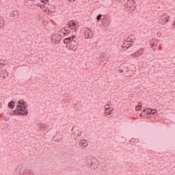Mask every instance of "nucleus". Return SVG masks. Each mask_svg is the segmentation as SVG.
I'll return each mask as SVG.
<instances>
[{
  "instance_id": "obj_1",
  "label": "nucleus",
  "mask_w": 175,
  "mask_h": 175,
  "mask_svg": "<svg viewBox=\"0 0 175 175\" xmlns=\"http://www.w3.org/2000/svg\"><path fill=\"white\" fill-rule=\"evenodd\" d=\"M28 105L24 100H19L16 103V109L11 112L12 116H28L27 107Z\"/></svg>"
},
{
  "instance_id": "obj_2",
  "label": "nucleus",
  "mask_w": 175,
  "mask_h": 175,
  "mask_svg": "<svg viewBox=\"0 0 175 175\" xmlns=\"http://www.w3.org/2000/svg\"><path fill=\"white\" fill-rule=\"evenodd\" d=\"M146 113H147L146 118H151V115L158 116V111H157V109H154L148 108L147 109Z\"/></svg>"
},
{
  "instance_id": "obj_3",
  "label": "nucleus",
  "mask_w": 175,
  "mask_h": 175,
  "mask_svg": "<svg viewBox=\"0 0 175 175\" xmlns=\"http://www.w3.org/2000/svg\"><path fill=\"white\" fill-rule=\"evenodd\" d=\"M70 49L72 51L77 50V45L79 42H76L75 40L70 41Z\"/></svg>"
},
{
  "instance_id": "obj_4",
  "label": "nucleus",
  "mask_w": 175,
  "mask_h": 175,
  "mask_svg": "<svg viewBox=\"0 0 175 175\" xmlns=\"http://www.w3.org/2000/svg\"><path fill=\"white\" fill-rule=\"evenodd\" d=\"M9 17H10V18H12V20L17 18L18 17V12L12 11V12H10Z\"/></svg>"
},
{
  "instance_id": "obj_5",
  "label": "nucleus",
  "mask_w": 175,
  "mask_h": 175,
  "mask_svg": "<svg viewBox=\"0 0 175 175\" xmlns=\"http://www.w3.org/2000/svg\"><path fill=\"white\" fill-rule=\"evenodd\" d=\"M169 15L167 14H163L161 16L162 21L164 23H169Z\"/></svg>"
},
{
  "instance_id": "obj_6",
  "label": "nucleus",
  "mask_w": 175,
  "mask_h": 175,
  "mask_svg": "<svg viewBox=\"0 0 175 175\" xmlns=\"http://www.w3.org/2000/svg\"><path fill=\"white\" fill-rule=\"evenodd\" d=\"M111 111H113V107L106 108L104 111V114L106 116H110L111 114Z\"/></svg>"
},
{
  "instance_id": "obj_7",
  "label": "nucleus",
  "mask_w": 175,
  "mask_h": 175,
  "mask_svg": "<svg viewBox=\"0 0 175 175\" xmlns=\"http://www.w3.org/2000/svg\"><path fill=\"white\" fill-rule=\"evenodd\" d=\"M15 106H16V102H14V100H11L10 102L8 103L9 109H11L12 110H13Z\"/></svg>"
},
{
  "instance_id": "obj_8",
  "label": "nucleus",
  "mask_w": 175,
  "mask_h": 175,
  "mask_svg": "<svg viewBox=\"0 0 175 175\" xmlns=\"http://www.w3.org/2000/svg\"><path fill=\"white\" fill-rule=\"evenodd\" d=\"M79 146L80 147H84L85 148V147L88 146V144H87V141H85V139H82L79 142Z\"/></svg>"
},
{
  "instance_id": "obj_9",
  "label": "nucleus",
  "mask_w": 175,
  "mask_h": 175,
  "mask_svg": "<svg viewBox=\"0 0 175 175\" xmlns=\"http://www.w3.org/2000/svg\"><path fill=\"white\" fill-rule=\"evenodd\" d=\"M142 107H143V105L142 104V102H139L135 107L136 111H140V110H142Z\"/></svg>"
},
{
  "instance_id": "obj_10",
  "label": "nucleus",
  "mask_w": 175,
  "mask_h": 175,
  "mask_svg": "<svg viewBox=\"0 0 175 175\" xmlns=\"http://www.w3.org/2000/svg\"><path fill=\"white\" fill-rule=\"evenodd\" d=\"M73 40H72V38H70V36H69L68 38H66L64 40V43H65V44H68V43L70 44V42H72Z\"/></svg>"
},
{
  "instance_id": "obj_11",
  "label": "nucleus",
  "mask_w": 175,
  "mask_h": 175,
  "mask_svg": "<svg viewBox=\"0 0 175 175\" xmlns=\"http://www.w3.org/2000/svg\"><path fill=\"white\" fill-rule=\"evenodd\" d=\"M100 61H107L108 57L106 55L103 54L100 55Z\"/></svg>"
},
{
  "instance_id": "obj_12",
  "label": "nucleus",
  "mask_w": 175,
  "mask_h": 175,
  "mask_svg": "<svg viewBox=\"0 0 175 175\" xmlns=\"http://www.w3.org/2000/svg\"><path fill=\"white\" fill-rule=\"evenodd\" d=\"M126 5H127V6H131V5H135V1L129 0L126 1Z\"/></svg>"
},
{
  "instance_id": "obj_13",
  "label": "nucleus",
  "mask_w": 175,
  "mask_h": 175,
  "mask_svg": "<svg viewBox=\"0 0 175 175\" xmlns=\"http://www.w3.org/2000/svg\"><path fill=\"white\" fill-rule=\"evenodd\" d=\"M22 175H32V171L25 170Z\"/></svg>"
},
{
  "instance_id": "obj_14",
  "label": "nucleus",
  "mask_w": 175,
  "mask_h": 175,
  "mask_svg": "<svg viewBox=\"0 0 175 175\" xmlns=\"http://www.w3.org/2000/svg\"><path fill=\"white\" fill-rule=\"evenodd\" d=\"M68 25H70V27H74V28H76V25H77V24H76L75 21H71L70 22H69Z\"/></svg>"
},
{
  "instance_id": "obj_15",
  "label": "nucleus",
  "mask_w": 175,
  "mask_h": 175,
  "mask_svg": "<svg viewBox=\"0 0 175 175\" xmlns=\"http://www.w3.org/2000/svg\"><path fill=\"white\" fill-rule=\"evenodd\" d=\"M143 53H144V48H141L137 51L138 55H143Z\"/></svg>"
},
{
  "instance_id": "obj_16",
  "label": "nucleus",
  "mask_w": 175,
  "mask_h": 175,
  "mask_svg": "<svg viewBox=\"0 0 175 175\" xmlns=\"http://www.w3.org/2000/svg\"><path fill=\"white\" fill-rule=\"evenodd\" d=\"M73 31H75V32H76V28H72L70 30H68L67 31V35L69 36V35H70V33H73Z\"/></svg>"
},
{
  "instance_id": "obj_17",
  "label": "nucleus",
  "mask_w": 175,
  "mask_h": 175,
  "mask_svg": "<svg viewBox=\"0 0 175 175\" xmlns=\"http://www.w3.org/2000/svg\"><path fill=\"white\" fill-rule=\"evenodd\" d=\"M5 24V22L3 21V18L0 17V28L2 27Z\"/></svg>"
},
{
  "instance_id": "obj_18",
  "label": "nucleus",
  "mask_w": 175,
  "mask_h": 175,
  "mask_svg": "<svg viewBox=\"0 0 175 175\" xmlns=\"http://www.w3.org/2000/svg\"><path fill=\"white\" fill-rule=\"evenodd\" d=\"M131 57H133V58H136V57H140V55H139V53L137 51L135 53L131 54Z\"/></svg>"
},
{
  "instance_id": "obj_19",
  "label": "nucleus",
  "mask_w": 175,
  "mask_h": 175,
  "mask_svg": "<svg viewBox=\"0 0 175 175\" xmlns=\"http://www.w3.org/2000/svg\"><path fill=\"white\" fill-rule=\"evenodd\" d=\"M127 40H128L127 43H129V42H131L132 43H135V40H136V38H135L134 40H133V39L128 37Z\"/></svg>"
},
{
  "instance_id": "obj_20",
  "label": "nucleus",
  "mask_w": 175,
  "mask_h": 175,
  "mask_svg": "<svg viewBox=\"0 0 175 175\" xmlns=\"http://www.w3.org/2000/svg\"><path fill=\"white\" fill-rule=\"evenodd\" d=\"M90 33H91V30H90V31L88 32V34L85 33L86 39H90V38H91V36H90Z\"/></svg>"
},
{
  "instance_id": "obj_21",
  "label": "nucleus",
  "mask_w": 175,
  "mask_h": 175,
  "mask_svg": "<svg viewBox=\"0 0 175 175\" xmlns=\"http://www.w3.org/2000/svg\"><path fill=\"white\" fill-rule=\"evenodd\" d=\"M133 44H130L128 46H122V48L123 49H126V50H128V49H129L130 47H133Z\"/></svg>"
},
{
  "instance_id": "obj_22",
  "label": "nucleus",
  "mask_w": 175,
  "mask_h": 175,
  "mask_svg": "<svg viewBox=\"0 0 175 175\" xmlns=\"http://www.w3.org/2000/svg\"><path fill=\"white\" fill-rule=\"evenodd\" d=\"M54 142H57V143H59V139H58V137L57 135H55L53 137Z\"/></svg>"
},
{
  "instance_id": "obj_23",
  "label": "nucleus",
  "mask_w": 175,
  "mask_h": 175,
  "mask_svg": "<svg viewBox=\"0 0 175 175\" xmlns=\"http://www.w3.org/2000/svg\"><path fill=\"white\" fill-rule=\"evenodd\" d=\"M100 18H102V14H100L96 16L97 21H100Z\"/></svg>"
},
{
  "instance_id": "obj_24",
  "label": "nucleus",
  "mask_w": 175,
  "mask_h": 175,
  "mask_svg": "<svg viewBox=\"0 0 175 175\" xmlns=\"http://www.w3.org/2000/svg\"><path fill=\"white\" fill-rule=\"evenodd\" d=\"M46 125L45 124H41L40 125V129H46Z\"/></svg>"
},
{
  "instance_id": "obj_25",
  "label": "nucleus",
  "mask_w": 175,
  "mask_h": 175,
  "mask_svg": "<svg viewBox=\"0 0 175 175\" xmlns=\"http://www.w3.org/2000/svg\"><path fill=\"white\" fill-rule=\"evenodd\" d=\"M147 110H148V108H146L145 109L142 110V112L144 116H146V114H147Z\"/></svg>"
},
{
  "instance_id": "obj_26",
  "label": "nucleus",
  "mask_w": 175,
  "mask_h": 175,
  "mask_svg": "<svg viewBox=\"0 0 175 175\" xmlns=\"http://www.w3.org/2000/svg\"><path fill=\"white\" fill-rule=\"evenodd\" d=\"M41 2H42V3H44V5H47V3H49V0H42Z\"/></svg>"
},
{
  "instance_id": "obj_27",
  "label": "nucleus",
  "mask_w": 175,
  "mask_h": 175,
  "mask_svg": "<svg viewBox=\"0 0 175 175\" xmlns=\"http://www.w3.org/2000/svg\"><path fill=\"white\" fill-rule=\"evenodd\" d=\"M70 38H71V40H74L76 38V35L72 34L71 36H70Z\"/></svg>"
},
{
  "instance_id": "obj_28",
  "label": "nucleus",
  "mask_w": 175,
  "mask_h": 175,
  "mask_svg": "<svg viewBox=\"0 0 175 175\" xmlns=\"http://www.w3.org/2000/svg\"><path fill=\"white\" fill-rule=\"evenodd\" d=\"M77 136L79 137H80V136H81V131H79V130H77Z\"/></svg>"
},
{
  "instance_id": "obj_29",
  "label": "nucleus",
  "mask_w": 175,
  "mask_h": 175,
  "mask_svg": "<svg viewBox=\"0 0 175 175\" xmlns=\"http://www.w3.org/2000/svg\"><path fill=\"white\" fill-rule=\"evenodd\" d=\"M119 2L120 3H124V2H125V0H119Z\"/></svg>"
},
{
  "instance_id": "obj_30",
  "label": "nucleus",
  "mask_w": 175,
  "mask_h": 175,
  "mask_svg": "<svg viewBox=\"0 0 175 175\" xmlns=\"http://www.w3.org/2000/svg\"><path fill=\"white\" fill-rule=\"evenodd\" d=\"M64 31H66V32H68V31H69V29H68V27H64Z\"/></svg>"
},
{
  "instance_id": "obj_31",
  "label": "nucleus",
  "mask_w": 175,
  "mask_h": 175,
  "mask_svg": "<svg viewBox=\"0 0 175 175\" xmlns=\"http://www.w3.org/2000/svg\"><path fill=\"white\" fill-rule=\"evenodd\" d=\"M52 36H53V38H52V39H54V40H55V38H57V37H56L57 36H55V34H54V35H53Z\"/></svg>"
},
{
  "instance_id": "obj_32",
  "label": "nucleus",
  "mask_w": 175,
  "mask_h": 175,
  "mask_svg": "<svg viewBox=\"0 0 175 175\" xmlns=\"http://www.w3.org/2000/svg\"><path fill=\"white\" fill-rule=\"evenodd\" d=\"M55 40H56L57 42H59V40H59V39L57 38H55Z\"/></svg>"
},
{
  "instance_id": "obj_33",
  "label": "nucleus",
  "mask_w": 175,
  "mask_h": 175,
  "mask_svg": "<svg viewBox=\"0 0 175 175\" xmlns=\"http://www.w3.org/2000/svg\"><path fill=\"white\" fill-rule=\"evenodd\" d=\"M57 35H58L59 36H62V35H61V32H60V31H58Z\"/></svg>"
},
{
  "instance_id": "obj_34",
  "label": "nucleus",
  "mask_w": 175,
  "mask_h": 175,
  "mask_svg": "<svg viewBox=\"0 0 175 175\" xmlns=\"http://www.w3.org/2000/svg\"><path fill=\"white\" fill-rule=\"evenodd\" d=\"M140 117H143V116H144V113H143L142 112L139 114Z\"/></svg>"
},
{
  "instance_id": "obj_35",
  "label": "nucleus",
  "mask_w": 175,
  "mask_h": 175,
  "mask_svg": "<svg viewBox=\"0 0 175 175\" xmlns=\"http://www.w3.org/2000/svg\"><path fill=\"white\" fill-rule=\"evenodd\" d=\"M128 45L129 46V43H128V44H126V45H125V43L123 44V46H126V47H128Z\"/></svg>"
},
{
  "instance_id": "obj_36",
  "label": "nucleus",
  "mask_w": 175,
  "mask_h": 175,
  "mask_svg": "<svg viewBox=\"0 0 175 175\" xmlns=\"http://www.w3.org/2000/svg\"><path fill=\"white\" fill-rule=\"evenodd\" d=\"M172 27H174V28H175V21H174V23L172 24Z\"/></svg>"
},
{
  "instance_id": "obj_37",
  "label": "nucleus",
  "mask_w": 175,
  "mask_h": 175,
  "mask_svg": "<svg viewBox=\"0 0 175 175\" xmlns=\"http://www.w3.org/2000/svg\"><path fill=\"white\" fill-rule=\"evenodd\" d=\"M0 109H2V103L0 102Z\"/></svg>"
},
{
  "instance_id": "obj_38",
  "label": "nucleus",
  "mask_w": 175,
  "mask_h": 175,
  "mask_svg": "<svg viewBox=\"0 0 175 175\" xmlns=\"http://www.w3.org/2000/svg\"><path fill=\"white\" fill-rule=\"evenodd\" d=\"M0 65H3V66H5V64H3V63H2V62H1Z\"/></svg>"
},
{
  "instance_id": "obj_39",
  "label": "nucleus",
  "mask_w": 175,
  "mask_h": 175,
  "mask_svg": "<svg viewBox=\"0 0 175 175\" xmlns=\"http://www.w3.org/2000/svg\"><path fill=\"white\" fill-rule=\"evenodd\" d=\"M67 33L63 32V35H66Z\"/></svg>"
},
{
  "instance_id": "obj_40",
  "label": "nucleus",
  "mask_w": 175,
  "mask_h": 175,
  "mask_svg": "<svg viewBox=\"0 0 175 175\" xmlns=\"http://www.w3.org/2000/svg\"><path fill=\"white\" fill-rule=\"evenodd\" d=\"M73 129H75V127H72V131H73Z\"/></svg>"
},
{
  "instance_id": "obj_41",
  "label": "nucleus",
  "mask_w": 175,
  "mask_h": 175,
  "mask_svg": "<svg viewBox=\"0 0 175 175\" xmlns=\"http://www.w3.org/2000/svg\"><path fill=\"white\" fill-rule=\"evenodd\" d=\"M75 134L73 135V133H72V134H71V136H75Z\"/></svg>"
},
{
  "instance_id": "obj_42",
  "label": "nucleus",
  "mask_w": 175,
  "mask_h": 175,
  "mask_svg": "<svg viewBox=\"0 0 175 175\" xmlns=\"http://www.w3.org/2000/svg\"><path fill=\"white\" fill-rule=\"evenodd\" d=\"M28 1H33V0H28Z\"/></svg>"
},
{
  "instance_id": "obj_43",
  "label": "nucleus",
  "mask_w": 175,
  "mask_h": 175,
  "mask_svg": "<svg viewBox=\"0 0 175 175\" xmlns=\"http://www.w3.org/2000/svg\"><path fill=\"white\" fill-rule=\"evenodd\" d=\"M1 62H2V60H0V64H1Z\"/></svg>"
},
{
  "instance_id": "obj_44",
  "label": "nucleus",
  "mask_w": 175,
  "mask_h": 175,
  "mask_svg": "<svg viewBox=\"0 0 175 175\" xmlns=\"http://www.w3.org/2000/svg\"><path fill=\"white\" fill-rule=\"evenodd\" d=\"M151 44H152V46H154V44L151 43Z\"/></svg>"
},
{
  "instance_id": "obj_45",
  "label": "nucleus",
  "mask_w": 175,
  "mask_h": 175,
  "mask_svg": "<svg viewBox=\"0 0 175 175\" xmlns=\"http://www.w3.org/2000/svg\"><path fill=\"white\" fill-rule=\"evenodd\" d=\"M151 44H152V46H154V44L151 43Z\"/></svg>"
},
{
  "instance_id": "obj_46",
  "label": "nucleus",
  "mask_w": 175,
  "mask_h": 175,
  "mask_svg": "<svg viewBox=\"0 0 175 175\" xmlns=\"http://www.w3.org/2000/svg\"><path fill=\"white\" fill-rule=\"evenodd\" d=\"M33 2H35V0H33Z\"/></svg>"
}]
</instances>
